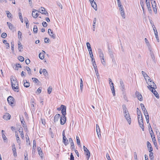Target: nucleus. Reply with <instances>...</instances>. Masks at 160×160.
<instances>
[{
	"mask_svg": "<svg viewBox=\"0 0 160 160\" xmlns=\"http://www.w3.org/2000/svg\"><path fill=\"white\" fill-rule=\"evenodd\" d=\"M138 121L140 127L142 129V130L144 131V127L142 116H141V118L140 117H138Z\"/></svg>",
	"mask_w": 160,
	"mask_h": 160,
	"instance_id": "nucleus-1",
	"label": "nucleus"
},
{
	"mask_svg": "<svg viewBox=\"0 0 160 160\" xmlns=\"http://www.w3.org/2000/svg\"><path fill=\"white\" fill-rule=\"evenodd\" d=\"M123 113H124V117H125L127 122H128L129 124H130L131 123V118L128 111L126 112H123Z\"/></svg>",
	"mask_w": 160,
	"mask_h": 160,
	"instance_id": "nucleus-2",
	"label": "nucleus"
},
{
	"mask_svg": "<svg viewBox=\"0 0 160 160\" xmlns=\"http://www.w3.org/2000/svg\"><path fill=\"white\" fill-rule=\"evenodd\" d=\"M11 82L12 87L13 85L18 86V82L16 78L12 77L11 78Z\"/></svg>",
	"mask_w": 160,
	"mask_h": 160,
	"instance_id": "nucleus-3",
	"label": "nucleus"
},
{
	"mask_svg": "<svg viewBox=\"0 0 160 160\" xmlns=\"http://www.w3.org/2000/svg\"><path fill=\"white\" fill-rule=\"evenodd\" d=\"M8 102L9 104L11 106H12L14 102V98L11 96H9L7 99Z\"/></svg>",
	"mask_w": 160,
	"mask_h": 160,
	"instance_id": "nucleus-4",
	"label": "nucleus"
},
{
	"mask_svg": "<svg viewBox=\"0 0 160 160\" xmlns=\"http://www.w3.org/2000/svg\"><path fill=\"white\" fill-rule=\"evenodd\" d=\"M140 105L145 116L146 115H147V114L148 115V112L147 111L144 105L142 103H141L140 104Z\"/></svg>",
	"mask_w": 160,
	"mask_h": 160,
	"instance_id": "nucleus-5",
	"label": "nucleus"
},
{
	"mask_svg": "<svg viewBox=\"0 0 160 160\" xmlns=\"http://www.w3.org/2000/svg\"><path fill=\"white\" fill-rule=\"evenodd\" d=\"M61 112L63 116H65L66 114V107L63 105H62L61 106Z\"/></svg>",
	"mask_w": 160,
	"mask_h": 160,
	"instance_id": "nucleus-6",
	"label": "nucleus"
},
{
	"mask_svg": "<svg viewBox=\"0 0 160 160\" xmlns=\"http://www.w3.org/2000/svg\"><path fill=\"white\" fill-rule=\"evenodd\" d=\"M119 7V10L121 12V15L123 18H125V16L123 6H121V7Z\"/></svg>",
	"mask_w": 160,
	"mask_h": 160,
	"instance_id": "nucleus-7",
	"label": "nucleus"
},
{
	"mask_svg": "<svg viewBox=\"0 0 160 160\" xmlns=\"http://www.w3.org/2000/svg\"><path fill=\"white\" fill-rule=\"evenodd\" d=\"M149 51L150 52V54L151 56L152 59V60L153 62L155 64L156 62V60L155 59V57L154 54L153 53V52L152 51V49H151V51L150 50H149Z\"/></svg>",
	"mask_w": 160,
	"mask_h": 160,
	"instance_id": "nucleus-8",
	"label": "nucleus"
},
{
	"mask_svg": "<svg viewBox=\"0 0 160 160\" xmlns=\"http://www.w3.org/2000/svg\"><path fill=\"white\" fill-rule=\"evenodd\" d=\"M135 95L137 97L138 99L140 101L142 100V97L141 94L138 91H136L135 92Z\"/></svg>",
	"mask_w": 160,
	"mask_h": 160,
	"instance_id": "nucleus-9",
	"label": "nucleus"
},
{
	"mask_svg": "<svg viewBox=\"0 0 160 160\" xmlns=\"http://www.w3.org/2000/svg\"><path fill=\"white\" fill-rule=\"evenodd\" d=\"M66 121V118L65 116H62L60 118V124L61 125H63Z\"/></svg>",
	"mask_w": 160,
	"mask_h": 160,
	"instance_id": "nucleus-10",
	"label": "nucleus"
},
{
	"mask_svg": "<svg viewBox=\"0 0 160 160\" xmlns=\"http://www.w3.org/2000/svg\"><path fill=\"white\" fill-rule=\"evenodd\" d=\"M39 10L41 11L40 12V13L42 14H45L47 16H48V13L47 11H45V9L44 8L41 7Z\"/></svg>",
	"mask_w": 160,
	"mask_h": 160,
	"instance_id": "nucleus-11",
	"label": "nucleus"
},
{
	"mask_svg": "<svg viewBox=\"0 0 160 160\" xmlns=\"http://www.w3.org/2000/svg\"><path fill=\"white\" fill-rule=\"evenodd\" d=\"M38 11L37 10L35 9H33L32 13V16L34 18H36L38 16Z\"/></svg>",
	"mask_w": 160,
	"mask_h": 160,
	"instance_id": "nucleus-12",
	"label": "nucleus"
},
{
	"mask_svg": "<svg viewBox=\"0 0 160 160\" xmlns=\"http://www.w3.org/2000/svg\"><path fill=\"white\" fill-rule=\"evenodd\" d=\"M96 131L98 137L99 138H100L101 137L100 134V130L99 125L98 124H96Z\"/></svg>",
	"mask_w": 160,
	"mask_h": 160,
	"instance_id": "nucleus-13",
	"label": "nucleus"
},
{
	"mask_svg": "<svg viewBox=\"0 0 160 160\" xmlns=\"http://www.w3.org/2000/svg\"><path fill=\"white\" fill-rule=\"evenodd\" d=\"M10 117L11 115L9 114L6 113L3 116V118L6 120H8L10 119Z\"/></svg>",
	"mask_w": 160,
	"mask_h": 160,
	"instance_id": "nucleus-14",
	"label": "nucleus"
},
{
	"mask_svg": "<svg viewBox=\"0 0 160 160\" xmlns=\"http://www.w3.org/2000/svg\"><path fill=\"white\" fill-rule=\"evenodd\" d=\"M147 147L149 152L152 151L153 150L152 148V147L151 143L149 141H147Z\"/></svg>",
	"mask_w": 160,
	"mask_h": 160,
	"instance_id": "nucleus-15",
	"label": "nucleus"
},
{
	"mask_svg": "<svg viewBox=\"0 0 160 160\" xmlns=\"http://www.w3.org/2000/svg\"><path fill=\"white\" fill-rule=\"evenodd\" d=\"M84 151L86 153V155L87 156L88 160L89 159L90 156V152L87 148H84Z\"/></svg>",
	"mask_w": 160,
	"mask_h": 160,
	"instance_id": "nucleus-16",
	"label": "nucleus"
},
{
	"mask_svg": "<svg viewBox=\"0 0 160 160\" xmlns=\"http://www.w3.org/2000/svg\"><path fill=\"white\" fill-rule=\"evenodd\" d=\"M37 149L39 155L41 158H42L43 156V153L42 152L41 148L40 147H37Z\"/></svg>",
	"mask_w": 160,
	"mask_h": 160,
	"instance_id": "nucleus-17",
	"label": "nucleus"
},
{
	"mask_svg": "<svg viewBox=\"0 0 160 160\" xmlns=\"http://www.w3.org/2000/svg\"><path fill=\"white\" fill-rule=\"evenodd\" d=\"M148 88L150 90H151L152 89H155L157 88L156 86V84H155L154 85L153 84H150L148 86Z\"/></svg>",
	"mask_w": 160,
	"mask_h": 160,
	"instance_id": "nucleus-18",
	"label": "nucleus"
},
{
	"mask_svg": "<svg viewBox=\"0 0 160 160\" xmlns=\"http://www.w3.org/2000/svg\"><path fill=\"white\" fill-rule=\"evenodd\" d=\"M145 42L147 44V46L148 47V49L149 50H151V49H152L150 44H149L148 40L146 38H145L144 39Z\"/></svg>",
	"mask_w": 160,
	"mask_h": 160,
	"instance_id": "nucleus-19",
	"label": "nucleus"
},
{
	"mask_svg": "<svg viewBox=\"0 0 160 160\" xmlns=\"http://www.w3.org/2000/svg\"><path fill=\"white\" fill-rule=\"evenodd\" d=\"M20 119L21 120V124L22 126V127L24 128H26V129H27V126L25 124V122L23 118L22 119H21V118H20Z\"/></svg>",
	"mask_w": 160,
	"mask_h": 160,
	"instance_id": "nucleus-20",
	"label": "nucleus"
},
{
	"mask_svg": "<svg viewBox=\"0 0 160 160\" xmlns=\"http://www.w3.org/2000/svg\"><path fill=\"white\" fill-rule=\"evenodd\" d=\"M120 87L121 88V90L122 91H123L124 90V85L123 81L122 79L120 80Z\"/></svg>",
	"mask_w": 160,
	"mask_h": 160,
	"instance_id": "nucleus-21",
	"label": "nucleus"
},
{
	"mask_svg": "<svg viewBox=\"0 0 160 160\" xmlns=\"http://www.w3.org/2000/svg\"><path fill=\"white\" fill-rule=\"evenodd\" d=\"M110 86L111 88V89L112 91V93L113 95V96H115V92L113 83H111V84L110 85Z\"/></svg>",
	"mask_w": 160,
	"mask_h": 160,
	"instance_id": "nucleus-22",
	"label": "nucleus"
},
{
	"mask_svg": "<svg viewBox=\"0 0 160 160\" xmlns=\"http://www.w3.org/2000/svg\"><path fill=\"white\" fill-rule=\"evenodd\" d=\"M60 115L59 114H57L54 117V122H57L60 117Z\"/></svg>",
	"mask_w": 160,
	"mask_h": 160,
	"instance_id": "nucleus-23",
	"label": "nucleus"
},
{
	"mask_svg": "<svg viewBox=\"0 0 160 160\" xmlns=\"http://www.w3.org/2000/svg\"><path fill=\"white\" fill-rule=\"evenodd\" d=\"M150 91L153 93L157 98H159V95L157 92L155 90V89H152Z\"/></svg>",
	"mask_w": 160,
	"mask_h": 160,
	"instance_id": "nucleus-24",
	"label": "nucleus"
},
{
	"mask_svg": "<svg viewBox=\"0 0 160 160\" xmlns=\"http://www.w3.org/2000/svg\"><path fill=\"white\" fill-rule=\"evenodd\" d=\"M62 142L65 146H67L68 144V140L66 137H65V138H63Z\"/></svg>",
	"mask_w": 160,
	"mask_h": 160,
	"instance_id": "nucleus-25",
	"label": "nucleus"
},
{
	"mask_svg": "<svg viewBox=\"0 0 160 160\" xmlns=\"http://www.w3.org/2000/svg\"><path fill=\"white\" fill-rule=\"evenodd\" d=\"M142 73L146 80L149 78L150 79V78L148 76L147 74L144 72L143 71H142Z\"/></svg>",
	"mask_w": 160,
	"mask_h": 160,
	"instance_id": "nucleus-26",
	"label": "nucleus"
},
{
	"mask_svg": "<svg viewBox=\"0 0 160 160\" xmlns=\"http://www.w3.org/2000/svg\"><path fill=\"white\" fill-rule=\"evenodd\" d=\"M92 6L95 10H97V7L96 3L95 2H93L92 3H91Z\"/></svg>",
	"mask_w": 160,
	"mask_h": 160,
	"instance_id": "nucleus-27",
	"label": "nucleus"
},
{
	"mask_svg": "<svg viewBox=\"0 0 160 160\" xmlns=\"http://www.w3.org/2000/svg\"><path fill=\"white\" fill-rule=\"evenodd\" d=\"M35 100L34 98H32L30 100V102L31 103V106L32 108H34V103L35 104Z\"/></svg>",
	"mask_w": 160,
	"mask_h": 160,
	"instance_id": "nucleus-28",
	"label": "nucleus"
},
{
	"mask_svg": "<svg viewBox=\"0 0 160 160\" xmlns=\"http://www.w3.org/2000/svg\"><path fill=\"white\" fill-rule=\"evenodd\" d=\"M18 49L19 52H21V49H23L22 45L20 42H18Z\"/></svg>",
	"mask_w": 160,
	"mask_h": 160,
	"instance_id": "nucleus-29",
	"label": "nucleus"
},
{
	"mask_svg": "<svg viewBox=\"0 0 160 160\" xmlns=\"http://www.w3.org/2000/svg\"><path fill=\"white\" fill-rule=\"evenodd\" d=\"M98 53L99 54V57L100 58H101V56L104 55L102 51L101 48H98Z\"/></svg>",
	"mask_w": 160,
	"mask_h": 160,
	"instance_id": "nucleus-30",
	"label": "nucleus"
},
{
	"mask_svg": "<svg viewBox=\"0 0 160 160\" xmlns=\"http://www.w3.org/2000/svg\"><path fill=\"white\" fill-rule=\"evenodd\" d=\"M12 89L16 92H18V86H16V85H13V87H12Z\"/></svg>",
	"mask_w": 160,
	"mask_h": 160,
	"instance_id": "nucleus-31",
	"label": "nucleus"
},
{
	"mask_svg": "<svg viewBox=\"0 0 160 160\" xmlns=\"http://www.w3.org/2000/svg\"><path fill=\"white\" fill-rule=\"evenodd\" d=\"M7 24L8 25L9 28L10 30H12L13 28V26L11 23L9 22H7Z\"/></svg>",
	"mask_w": 160,
	"mask_h": 160,
	"instance_id": "nucleus-32",
	"label": "nucleus"
},
{
	"mask_svg": "<svg viewBox=\"0 0 160 160\" xmlns=\"http://www.w3.org/2000/svg\"><path fill=\"white\" fill-rule=\"evenodd\" d=\"M39 57L40 59H43L44 58V53L43 52L40 53L39 54Z\"/></svg>",
	"mask_w": 160,
	"mask_h": 160,
	"instance_id": "nucleus-33",
	"label": "nucleus"
},
{
	"mask_svg": "<svg viewBox=\"0 0 160 160\" xmlns=\"http://www.w3.org/2000/svg\"><path fill=\"white\" fill-rule=\"evenodd\" d=\"M83 87V82L82 81V78L80 79V88L81 91H82Z\"/></svg>",
	"mask_w": 160,
	"mask_h": 160,
	"instance_id": "nucleus-34",
	"label": "nucleus"
},
{
	"mask_svg": "<svg viewBox=\"0 0 160 160\" xmlns=\"http://www.w3.org/2000/svg\"><path fill=\"white\" fill-rule=\"evenodd\" d=\"M6 12L8 18H12V15L10 12H9L8 11H6Z\"/></svg>",
	"mask_w": 160,
	"mask_h": 160,
	"instance_id": "nucleus-35",
	"label": "nucleus"
},
{
	"mask_svg": "<svg viewBox=\"0 0 160 160\" xmlns=\"http://www.w3.org/2000/svg\"><path fill=\"white\" fill-rule=\"evenodd\" d=\"M109 55L110 57V58L112 59V62H113V60L114 59V55L113 54V52H110L109 53Z\"/></svg>",
	"mask_w": 160,
	"mask_h": 160,
	"instance_id": "nucleus-36",
	"label": "nucleus"
},
{
	"mask_svg": "<svg viewBox=\"0 0 160 160\" xmlns=\"http://www.w3.org/2000/svg\"><path fill=\"white\" fill-rule=\"evenodd\" d=\"M26 82L24 83V86L25 87L28 88L30 86V83L29 82H27L26 80Z\"/></svg>",
	"mask_w": 160,
	"mask_h": 160,
	"instance_id": "nucleus-37",
	"label": "nucleus"
},
{
	"mask_svg": "<svg viewBox=\"0 0 160 160\" xmlns=\"http://www.w3.org/2000/svg\"><path fill=\"white\" fill-rule=\"evenodd\" d=\"M148 79V82H147L148 84L149 85L151 84V85L153 84V85H154L155 84L153 82H152V80H150L151 79H150L149 78Z\"/></svg>",
	"mask_w": 160,
	"mask_h": 160,
	"instance_id": "nucleus-38",
	"label": "nucleus"
},
{
	"mask_svg": "<svg viewBox=\"0 0 160 160\" xmlns=\"http://www.w3.org/2000/svg\"><path fill=\"white\" fill-rule=\"evenodd\" d=\"M38 29L37 26L35 25H34L33 29V32L35 33H36L38 32Z\"/></svg>",
	"mask_w": 160,
	"mask_h": 160,
	"instance_id": "nucleus-39",
	"label": "nucleus"
},
{
	"mask_svg": "<svg viewBox=\"0 0 160 160\" xmlns=\"http://www.w3.org/2000/svg\"><path fill=\"white\" fill-rule=\"evenodd\" d=\"M86 45H87V47L88 50H92V48L91 47L90 44L89 42H87Z\"/></svg>",
	"mask_w": 160,
	"mask_h": 160,
	"instance_id": "nucleus-40",
	"label": "nucleus"
},
{
	"mask_svg": "<svg viewBox=\"0 0 160 160\" xmlns=\"http://www.w3.org/2000/svg\"><path fill=\"white\" fill-rule=\"evenodd\" d=\"M18 59L21 62H22L24 61V58L23 57L20 56L18 57Z\"/></svg>",
	"mask_w": 160,
	"mask_h": 160,
	"instance_id": "nucleus-41",
	"label": "nucleus"
},
{
	"mask_svg": "<svg viewBox=\"0 0 160 160\" xmlns=\"http://www.w3.org/2000/svg\"><path fill=\"white\" fill-rule=\"evenodd\" d=\"M32 79L35 83H38L40 82L36 78H32Z\"/></svg>",
	"mask_w": 160,
	"mask_h": 160,
	"instance_id": "nucleus-42",
	"label": "nucleus"
},
{
	"mask_svg": "<svg viewBox=\"0 0 160 160\" xmlns=\"http://www.w3.org/2000/svg\"><path fill=\"white\" fill-rule=\"evenodd\" d=\"M26 69L28 71V74L29 75H31L32 74L31 72V69L29 67L27 66L26 67Z\"/></svg>",
	"mask_w": 160,
	"mask_h": 160,
	"instance_id": "nucleus-43",
	"label": "nucleus"
},
{
	"mask_svg": "<svg viewBox=\"0 0 160 160\" xmlns=\"http://www.w3.org/2000/svg\"><path fill=\"white\" fill-rule=\"evenodd\" d=\"M50 35H49L53 39H55L56 38V36L53 33L52 31L50 33Z\"/></svg>",
	"mask_w": 160,
	"mask_h": 160,
	"instance_id": "nucleus-44",
	"label": "nucleus"
},
{
	"mask_svg": "<svg viewBox=\"0 0 160 160\" xmlns=\"http://www.w3.org/2000/svg\"><path fill=\"white\" fill-rule=\"evenodd\" d=\"M137 113L138 115V117H140V115H141V113L140 110L138 108L137 109ZM142 115H141V116Z\"/></svg>",
	"mask_w": 160,
	"mask_h": 160,
	"instance_id": "nucleus-45",
	"label": "nucleus"
},
{
	"mask_svg": "<svg viewBox=\"0 0 160 160\" xmlns=\"http://www.w3.org/2000/svg\"><path fill=\"white\" fill-rule=\"evenodd\" d=\"M76 140H77V144L78 145H80V146L81 145H80V139H79V137L78 136L76 137Z\"/></svg>",
	"mask_w": 160,
	"mask_h": 160,
	"instance_id": "nucleus-46",
	"label": "nucleus"
},
{
	"mask_svg": "<svg viewBox=\"0 0 160 160\" xmlns=\"http://www.w3.org/2000/svg\"><path fill=\"white\" fill-rule=\"evenodd\" d=\"M36 147V142L35 140H34L33 141V147L32 149L34 150Z\"/></svg>",
	"mask_w": 160,
	"mask_h": 160,
	"instance_id": "nucleus-47",
	"label": "nucleus"
},
{
	"mask_svg": "<svg viewBox=\"0 0 160 160\" xmlns=\"http://www.w3.org/2000/svg\"><path fill=\"white\" fill-rule=\"evenodd\" d=\"M122 108L123 109V112H126L128 111V110L126 108V106L125 105H122Z\"/></svg>",
	"mask_w": 160,
	"mask_h": 160,
	"instance_id": "nucleus-48",
	"label": "nucleus"
},
{
	"mask_svg": "<svg viewBox=\"0 0 160 160\" xmlns=\"http://www.w3.org/2000/svg\"><path fill=\"white\" fill-rule=\"evenodd\" d=\"M15 136L16 137V140H17V142H18V143L19 142L20 140H19V137L18 136V133H15Z\"/></svg>",
	"mask_w": 160,
	"mask_h": 160,
	"instance_id": "nucleus-49",
	"label": "nucleus"
},
{
	"mask_svg": "<svg viewBox=\"0 0 160 160\" xmlns=\"http://www.w3.org/2000/svg\"><path fill=\"white\" fill-rule=\"evenodd\" d=\"M145 117L146 122L148 123H149V116L148 115H146L145 116Z\"/></svg>",
	"mask_w": 160,
	"mask_h": 160,
	"instance_id": "nucleus-50",
	"label": "nucleus"
},
{
	"mask_svg": "<svg viewBox=\"0 0 160 160\" xmlns=\"http://www.w3.org/2000/svg\"><path fill=\"white\" fill-rule=\"evenodd\" d=\"M12 150L13 151V155H14V156L16 157L17 156V152H16V149L14 148V149L13 148L12 149Z\"/></svg>",
	"mask_w": 160,
	"mask_h": 160,
	"instance_id": "nucleus-51",
	"label": "nucleus"
},
{
	"mask_svg": "<svg viewBox=\"0 0 160 160\" xmlns=\"http://www.w3.org/2000/svg\"><path fill=\"white\" fill-rule=\"evenodd\" d=\"M20 133V135L21 136V138L22 139H24V136L23 134V132L22 131H19Z\"/></svg>",
	"mask_w": 160,
	"mask_h": 160,
	"instance_id": "nucleus-52",
	"label": "nucleus"
},
{
	"mask_svg": "<svg viewBox=\"0 0 160 160\" xmlns=\"http://www.w3.org/2000/svg\"><path fill=\"white\" fill-rule=\"evenodd\" d=\"M42 72L43 74L46 76L47 74H48V72L45 69H43L42 70Z\"/></svg>",
	"mask_w": 160,
	"mask_h": 160,
	"instance_id": "nucleus-53",
	"label": "nucleus"
},
{
	"mask_svg": "<svg viewBox=\"0 0 160 160\" xmlns=\"http://www.w3.org/2000/svg\"><path fill=\"white\" fill-rule=\"evenodd\" d=\"M44 42L45 43H48L49 42L50 40L49 39L46 38L44 39Z\"/></svg>",
	"mask_w": 160,
	"mask_h": 160,
	"instance_id": "nucleus-54",
	"label": "nucleus"
},
{
	"mask_svg": "<svg viewBox=\"0 0 160 160\" xmlns=\"http://www.w3.org/2000/svg\"><path fill=\"white\" fill-rule=\"evenodd\" d=\"M18 37L19 38H22V32L20 31H18Z\"/></svg>",
	"mask_w": 160,
	"mask_h": 160,
	"instance_id": "nucleus-55",
	"label": "nucleus"
},
{
	"mask_svg": "<svg viewBox=\"0 0 160 160\" xmlns=\"http://www.w3.org/2000/svg\"><path fill=\"white\" fill-rule=\"evenodd\" d=\"M52 88L50 87H49L48 89V93L49 94H50L51 93V92H52Z\"/></svg>",
	"mask_w": 160,
	"mask_h": 160,
	"instance_id": "nucleus-56",
	"label": "nucleus"
},
{
	"mask_svg": "<svg viewBox=\"0 0 160 160\" xmlns=\"http://www.w3.org/2000/svg\"><path fill=\"white\" fill-rule=\"evenodd\" d=\"M11 48L12 51V52H14V45L13 43H11Z\"/></svg>",
	"mask_w": 160,
	"mask_h": 160,
	"instance_id": "nucleus-57",
	"label": "nucleus"
},
{
	"mask_svg": "<svg viewBox=\"0 0 160 160\" xmlns=\"http://www.w3.org/2000/svg\"><path fill=\"white\" fill-rule=\"evenodd\" d=\"M150 153L149 155L150 158H154L153 153L152 151L149 152Z\"/></svg>",
	"mask_w": 160,
	"mask_h": 160,
	"instance_id": "nucleus-58",
	"label": "nucleus"
},
{
	"mask_svg": "<svg viewBox=\"0 0 160 160\" xmlns=\"http://www.w3.org/2000/svg\"><path fill=\"white\" fill-rule=\"evenodd\" d=\"M7 36V34L6 33L3 32L2 33L1 37L3 38H5Z\"/></svg>",
	"mask_w": 160,
	"mask_h": 160,
	"instance_id": "nucleus-59",
	"label": "nucleus"
},
{
	"mask_svg": "<svg viewBox=\"0 0 160 160\" xmlns=\"http://www.w3.org/2000/svg\"><path fill=\"white\" fill-rule=\"evenodd\" d=\"M151 3L152 4V7L156 6V4L155 1L151 2Z\"/></svg>",
	"mask_w": 160,
	"mask_h": 160,
	"instance_id": "nucleus-60",
	"label": "nucleus"
},
{
	"mask_svg": "<svg viewBox=\"0 0 160 160\" xmlns=\"http://www.w3.org/2000/svg\"><path fill=\"white\" fill-rule=\"evenodd\" d=\"M27 136L28 137V138H27V137H26L27 143L30 144V140H29V139L28 136Z\"/></svg>",
	"mask_w": 160,
	"mask_h": 160,
	"instance_id": "nucleus-61",
	"label": "nucleus"
},
{
	"mask_svg": "<svg viewBox=\"0 0 160 160\" xmlns=\"http://www.w3.org/2000/svg\"><path fill=\"white\" fill-rule=\"evenodd\" d=\"M42 26H43V27H47L48 24H47V23H46V22H43L42 23Z\"/></svg>",
	"mask_w": 160,
	"mask_h": 160,
	"instance_id": "nucleus-62",
	"label": "nucleus"
},
{
	"mask_svg": "<svg viewBox=\"0 0 160 160\" xmlns=\"http://www.w3.org/2000/svg\"><path fill=\"white\" fill-rule=\"evenodd\" d=\"M92 64L94 68H97V66L95 60H94L93 62L92 63Z\"/></svg>",
	"mask_w": 160,
	"mask_h": 160,
	"instance_id": "nucleus-63",
	"label": "nucleus"
},
{
	"mask_svg": "<svg viewBox=\"0 0 160 160\" xmlns=\"http://www.w3.org/2000/svg\"><path fill=\"white\" fill-rule=\"evenodd\" d=\"M70 160H74V157L72 153L70 155Z\"/></svg>",
	"mask_w": 160,
	"mask_h": 160,
	"instance_id": "nucleus-64",
	"label": "nucleus"
}]
</instances>
